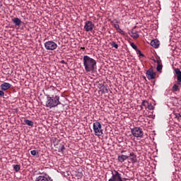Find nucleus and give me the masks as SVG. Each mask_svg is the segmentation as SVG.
Here are the masks:
<instances>
[{
  "label": "nucleus",
  "mask_w": 181,
  "mask_h": 181,
  "mask_svg": "<svg viewBox=\"0 0 181 181\" xmlns=\"http://www.w3.org/2000/svg\"><path fill=\"white\" fill-rule=\"evenodd\" d=\"M83 66L86 73H93L97 69V62L95 59L88 55L83 57Z\"/></svg>",
  "instance_id": "f257e3e1"
},
{
  "label": "nucleus",
  "mask_w": 181,
  "mask_h": 181,
  "mask_svg": "<svg viewBox=\"0 0 181 181\" xmlns=\"http://www.w3.org/2000/svg\"><path fill=\"white\" fill-rule=\"evenodd\" d=\"M60 104H62V102H60L59 96H47L45 107L47 108H54L57 107V105H60Z\"/></svg>",
  "instance_id": "f03ea898"
},
{
  "label": "nucleus",
  "mask_w": 181,
  "mask_h": 181,
  "mask_svg": "<svg viewBox=\"0 0 181 181\" xmlns=\"http://www.w3.org/2000/svg\"><path fill=\"white\" fill-rule=\"evenodd\" d=\"M93 129L96 136H101L103 135V126L99 122H96L93 124Z\"/></svg>",
  "instance_id": "7ed1b4c3"
},
{
  "label": "nucleus",
  "mask_w": 181,
  "mask_h": 181,
  "mask_svg": "<svg viewBox=\"0 0 181 181\" xmlns=\"http://www.w3.org/2000/svg\"><path fill=\"white\" fill-rule=\"evenodd\" d=\"M131 132L133 136H135L136 138H142V136H144V131H142V129L140 127H134L133 129H131Z\"/></svg>",
  "instance_id": "20e7f679"
},
{
  "label": "nucleus",
  "mask_w": 181,
  "mask_h": 181,
  "mask_svg": "<svg viewBox=\"0 0 181 181\" xmlns=\"http://www.w3.org/2000/svg\"><path fill=\"white\" fill-rule=\"evenodd\" d=\"M46 50H56L57 44L53 41H47L45 43Z\"/></svg>",
  "instance_id": "39448f33"
},
{
  "label": "nucleus",
  "mask_w": 181,
  "mask_h": 181,
  "mask_svg": "<svg viewBox=\"0 0 181 181\" xmlns=\"http://www.w3.org/2000/svg\"><path fill=\"white\" fill-rule=\"evenodd\" d=\"M94 23H93L90 21H86L85 22L83 29L85 32H93V30H94Z\"/></svg>",
  "instance_id": "423d86ee"
},
{
  "label": "nucleus",
  "mask_w": 181,
  "mask_h": 181,
  "mask_svg": "<svg viewBox=\"0 0 181 181\" xmlns=\"http://www.w3.org/2000/svg\"><path fill=\"white\" fill-rule=\"evenodd\" d=\"M146 77L148 80H153L156 78V73L153 71V69L150 68L146 72Z\"/></svg>",
  "instance_id": "0eeeda50"
},
{
  "label": "nucleus",
  "mask_w": 181,
  "mask_h": 181,
  "mask_svg": "<svg viewBox=\"0 0 181 181\" xmlns=\"http://www.w3.org/2000/svg\"><path fill=\"white\" fill-rule=\"evenodd\" d=\"M176 77H177V84L179 86H181V71L180 69H179V68H176L174 70Z\"/></svg>",
  "instance_id": "6e6552de"
},
{
  "label": "nucleus",
  "mask_w": 181,
  "mask_h": 181,
  "mask_svg": "<svg viewBox=\"0 0 181 181\" xmlns=\"http://www.w3.org/2000/svg\"><path fill=\"white\" fill-rule=\"evenodd\" d=\"M12 87V85L9 83L4 82L3 83L1 84L0 88L3 91H6L9 90Z\"/></svg>",
  "instance_id": "1a4fd4ad"
},
{
  "label": "nucleus",
  "mask_w": 181,
  "mask_h": 181,
  "mask_svg": "<svg viewBox=\"0 0 181 181\" xmlns=\"http://www.w3.org/2000/svg\"><path fill=\"white\" fill-rule=\"evenodd\" d=\"M128 158H129V156H125V155H120V156H118L117 159H118L119 162L122 163L125 162V160H127L128 159Z\"/></svg>",
  "instance_id": "9d476101"
},
{
  "label": "nucleus",
  "mask_w": 181,
  "mask_h": 181,
  "mask_svg": "<svg viewBox=\"0 0 181 181\" xmlns=\"http://www.w3.org/2000/svg\"><path fill=\"white\" fill-rule=\"evenodd\" d=\"M35 181H49V176H47V175H40L36 178Z\"/></svg>",
  "instance_id": "9b49d317"
},
{
  "label": "nucleus",
  "mask_w": 181,
  "mask_h": 181,
  "mask_svg": "<svg viewBox=\"0 0 181 181\" xmlns=\"http://www.w3.org/2000/svg\"><path fill=\"white\" fill-rule=\"evenodd\" d=\"M129 35L131 36V37H133V39H138V37H139V35L138 34V32L134 31V30L129 32Z\"/></svg>",
  "instance_id": "f8f14e48"
},
{
  "label": "nucleus",
  "mask_w": 181,
  "mask_h": 181,
  "mask_svg": "<svg viewBox=\"0 0 181 181\" xmlns=\"http://www.w3.org/2000/svg\"><path fill=\"white\" fill-rule=\"evenodd\" d=\"M12 22L13 23H14V25H16V26H21V25L22 24V21H21L19 18H13Z\"/></svg>",
  "instance_id": "ddd939ff"
},
{
  "label": "nucleus",
  "mask_w": 181,
  "mask_h": 181,
  "mask_svg": "<svg viewBox=\"0 0 181 181\" xmlns=\"http://www.w3.org/2000/svg\"><path fill=\"white\" fill-rule=\"evenodd\" d=\"M151 46H152V47H155L156 49H158V47H159V40H151Z\"/></svg>",
  "instance_id": "4468645a"
},
{
  "label": "nucleus",
  "mask_w": 181,
  "mask_h": 181,
  "mask_svg": "<svg viewBox=\"0 0 181 181\" xmlns=\"http://www.w3.org/2000/svg\"><path fill=\"white\" fill-rule=\"evenodd\" d=\"M24 122L25 125H28V127H33V121L29 119H25Z\"/></svg>",
  "instance_id": "2eb2a0df"
},
{
  "label": "nucleus",
  "mask_w": 181,
  "mask_h": 181,
  "mask_svg": "<svg viewBox=\"0 0 181 181\" xmlns=\"http://www.w3.org/2000/svg\"><path fill=\"white\" fill-rule=\"evenodd\" d=\"M158 66L156 68L157 71H160L162 70L163 66L160 64V62L159 60H157Z\"/></svg>",
  "instance_id": "dca6fc26"
},
{
  "label": "nucleus",
  "mask_w": 181,
  "mask_h": 181,
  "mask_svg": "<svg viewBox=\"0 0 181 181\" xmlns=\"http://www.w3.org/2000/svg\"><path fill=\"white\" fill-rule=\"evenodd\" d=\"M180 89L179 88V86L177 84H174L173 86V92H176V91H179Z\"/></svg>",
  "instance_id": "f3484780"
},
{
  "label": "nucleus",
  "mask_w": 181,
  "mask_h": 181,
  "mask_svg": "<svg viewBox=\"0 0 181 181\" xmlns=\"http://www.w3.org/2000/svg\"><path fill=\"white\" fill-rule=\"evenodd\" d=\"M13 170H15V172H18V170H21V165H13Z\"/></svg>",
  "instance_id": "a211bd4d"
},
{
  "label": "nucleus",
  "mask_w": 181,
  "mask_h": 181,
  "mask_svg": "<svg viewBox=\"0 0 181 181\" xmlns=\"http://www.w3.org/2000/svg\"><path fill=\"white\" fill-rule=\"evenodd\" d=\"M141 105L144 107V108L146 109V107H148V105H149V102H148V100H143Z\"/></svg>",
  "instance_id": "6ab92c4d"
},
{
  "label": "nucleus",
  "mask_w": 181,
  "mask_h": 181,
  "mask_svg": "<svg viewBox=\"0 0 181 181\" xmlns=\"http://www.w3.org/2000/svg\"><path fill=\"white\" fill-rule=\"evenodd\" d=\"M110 46H112V47H115V49H118V44L114 41L110 42Z\"/></svg>",
  "instance_id": "aec40b11"
},
{
  "label": "nucleus",
  "mask_w": 181,
  "mask_h": 181,
  "mask_svg": "<svg viewBox=\"0 0 181 181\" xmlns=\"http://www.w3.org/2000/svg\"><path fill=\"white\" fill-rule=\"evenodd\" d=\"M130 160L132 163H136V156H133L130 158Z\"/></svg>",
  "instance_id": "412c9836"
},
{
  "label": "nucleus",
  "mask_w": 181,
  "mask_h": 181,
  "mask_svg": "<svg viewBox=\"0 0 181 181\" xmlns=\"http://www.w3.org/2000/svg\"><path fill=\"white\" fill-rule=\"evenodd\" d=\"M137 54H139V57H144V54H142V52H141V50H139V49H137V50H136Z\"/></svg>",
  "instance_id": "4be33fe9"
},
{
  "label": "nucleus",
  "mask_w": 181,
  "mask_h": 181,
  "mask_svg": "<svg viewBox=\"0 0 181 181\" xmlns=\"http://www.w3.org/2000/svg\"><path fill=\"white\" fill-rule=\"evenodd\" d=\"M131 47H132V49H134V50H138V47H136V45H135V44L134 42H132L131 44Z\"/></svg>",
  "instance_id": "5701e85b"
},
{
  "label": "nucleus",
  "mask_w": 181,
  "mask_h": 181,
  "mask_svg": "<svg viewBox=\"0 0 181 181\" xmlns=\"http://www.w3.org/2000/svg\"><path fill=\"white\" fill-rule=\"evenodd\" d=\"M66 150V147H64V145H62L59 147V152H64V151Z\"/></svg>",
  "instance_id": "b1692460"
},
{
  "label": "nucleus",
  "mask_w": 181,
  "mask_h": 181,
  "mask_svg": "<svg viewBox=\"0 0 181 181\" xmlns=\"http://www.w3.org/2000/svg\"><path fill=\"white\" fill-rule=\"evenodd\" d=\"M30 153H31V155H33V156H36V155H37L38 153L37 151L33 150L30 151Z\"/></svg>",
  "instance_id": "393cba45"
},
{
  "label": "nucleus",
  "mask_w": 181,
  "mask_h": 181,
  "mask_svg": "<svg viewBox=\"0 0 181 181\" xmlns=\"http://www.w3.org/2000/svg\"><path fill=\"white\" fill-rule=\"evenodd\" d=\"M147 108L148 110H153V105H152V104L148 103V105H147Z\"/></svg>",
  "instance_id": "a878e982"
},
{
  "label": "nucleus",
  "mask_w": 181,
  "mask_h": 181,
  "mask_svg": "<svg viewBox=\"0 0 181 181\" xmlns=\"http://www.w3.org/2000/svg\"><path fill=\"white\" fill-rule=\"evenodd\" d=\"M175 118H177V119H180V118H181L180 113H176Z\"/></svg>",
  "instance_id": "bb28decb"
},
{
  "label": "nucleus",
  "mask_w": 181,
  "mask_h": 181,
  "mask_svg": "<svg viewBox=\"0 0 181 181\" xmlns=\"http://www.w3.org/2000/svg\"><path fill=\"white\" fill-rule=\"evenodd\" d=\"M4 90H0V97H4V95H5V92H4Z\"/></svg>",
  "instance_id": "cd10ccee"
},
{
  "label": "nucleus",
  "mask_w": 181,
  "mask_h": 181,
  "mask_svg": "<svg viewBox=\"0 0 181 181\" xmlns=\"http://www.w3.org/2000/svg\"><path fill=\"white\" fill-rule=\"evenodd\" d=\"M114 28H115V29H117V30H119V24H115V25H114Z\"/></svg>",
  "instance_id": "c85d7f7f"
},
{
  "label": "nucleus",
  "mask_w": 181,
  "mask_h": 181,
  "mask_svg": "<svg viewBox=\"0 0 181 181\" xmlns=\"http://www.w3.org/2000/svg\"><path fill=\"white\" fill-rule=\"evenodd\" d=\"M118 32H119V33H120L121 35H124V30H122L121 28H119V29L118 30Z\"/></svg>",
  "instance_id": "c756f323"
},
{
  "label": "nucleus",
  "mask_w": 181,
  "mask_h": 181,
  "mask_svg": "<svg viewBox=\"0 0 181 181\" xmlns=\"http://www.w3.org/2000/svg\"><path fill=\"white\" fill-rule=\"evenodd\" d=\"M62 64H67V62H66L64 60L61 61Z\"/></svg>",
  "instance_id": "7c9ffc66"
},
{
  "label": "nucleus",
  "mask_w": 181,
  "mask_h": 181,
  "mask_svg": "<svg viewBox=\"0 0 181 181\" xmlns=\"http://www.w3.org/2000/svg\"><path fill=\"white\" fill-rule=\"evenodd\" d=\"M129 156L132 158V156H135V154L134 153H130Z\"/></svg>",
  "instance_id": "2f4dec72"
},
{
  "label": "nucleus",
  "mask_w": 181,
  "mask_h": 181,
  "mask_svg": "<svg viewBox=\"0 0 181 181\" xmlns=\"http://www.w3.org/2000/svg\"><path fill=\"white\" fill-rule=\"evenodd\" d=\"M144 106H142V105H141V110H144Z\"/></svg>",
  "instance_id": "473e14b6"
},
{
  "label": "nucleus",
  "mask_w": 181,
  "mask_h": 181,
  "mask_svg": "<svg viewBox=\"0 0 181 181\" xmlns=\"http://www.w3.org/2000/svg\"><path fill=\"white\" fill-rule=\"evenodd\" d=\"M82 50H86V47H81Z\"/></svg>",
  "instance_id": "72a5a7b5"
},
{
  "label": "nucleus",
  "mask_w": 181,
  "mask_h": 181,
  "mask_svg": "<svg viewBox=\"0 0 181 181\" xmlns=\"http://www.w3.org/2000/svg\"><path fill=\"white\" fill-rule=\"evenodd\" d=\"M125 151H122L121 153H124Z\"/></svg>",
  "instance_id": "f704fd0d"
}]
</instances>
